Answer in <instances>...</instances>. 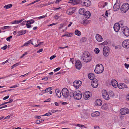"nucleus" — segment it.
Instances as JSON below:
<instances>
[{
	"label": "nucleus",
	"mask_w": 129,
	"mask_h": 129,
	"mask_svg": "<svg viewBox=\"0 0 129 129\" xmlns=\"http://www.w3.org/2000/svg\"><path fill=\"white\" fill-rule=\"evenodd\" d=\"M82 58L84 61L86 63L90 61L92 57L90 54L87 51H85L83 54Z\"/></svg>",
	"instance_id": "nucleus-1"
},
{
	"label": "nucleus",
	"mask_w": 129,
	"mask_h": 129,
	"mask_svg": "<svg viewBox=\"0 0 129 129\" xmlns=\"http://www.w3.org/2000/svg\"><path fill=\"white\" fill-rule=\"evenodd\" d=\"M61 92L62 95L64 98L70 100L72 97V92L69 93L68 90L67 88H63Z\"/></svg>",
	"instance_id": "nucleus-2"
},
{
	"label": "nucleus",
	"mask_w": 129,
	"mask_h": 129,
	"mask_svg": "<svg viewBox=\"0 0 129 129\" xmlns=\"http://www.w3.org/2000/svg\"><path fill=\"white\" fill-rule=\"evenodd\" d=\"M72 97L76 100H79L81 99L82 97L81 92L79 91H74V92H72Z\"/></svg>",
	"instance_id": "nucleus-3"
},
{
	"label": "nucleus",
	"mask_w": 129,
	"mask_h": 129,
	"mask_svg": "<svg viewBox=\"0 0 129 129\" xmlns=\"http://www.w3.org/2000/svg\"><path fill=\"white\" fill-rule=\"evenodd\" d=\"M104 70V68L103 65L101 64H98L96 66L94 72L95 73L98 74L102 73Z\"/></svg>",
	"instance_id": "nucleus-4"
},
{
	"label": "nucleus",
	"mask_w": 129,
	"mask_h": 129,
	"mask_svg": "<svg viewBox=\"0 0 129 129\" xmlns=\"http://www.w3.org/2000/svg\"><path fill=\"white\" fill-rule=\"evenodd\" d=\"M129 9V4L127 3L123 4L121 6L120 10L123 13H126Z\"/></svg>",
	"instance_id": "nucleus-5"
},
{
	"label": "nucleus",
	"mask_w": 129,
	"mask_h": 129,
	"mask_svg": "<svg viewBox=\"0 0 129 129\" xmlns=\"http://www.w3.org/2000/svg\"><path fill=\"white\" fill-rule=\"evenodd\" d=\"M82 6L89 7L91 5V2L89 0H80V4Z\"/></svg>",
	"instance_id": "nucleus-6"
},
{
	"label": "nucleus",
	"mask_w": 129,
	"mask_h": 129,
	"mask_svg": "<svg viewBox=\"0 0 129 129\" xmlns=\"http://www.w3.org/2000/svg\"><path fill=\"white\" fill-rule=\"evenodd\" d=\"M121 30L125 36L126 37L129 36V28L127 27H123Z\"/></svg>",
	"instance_id": "nucleus-7"
},
{
	"label": "nucleus",
	"mask_w": 129,
	"mask_h": 129,
	"mask_svg": "<svg viewBox=\"0 0 129 129\" xmlns=\"http://www.w3.org/2000/svg\"><path fill=\"white\" fill-rule=\"evenodd\" d=\"M82 82L80 80L75 81L73 83V86L75 88H78L82 84Z\"/></svg>",
	"instance_id": "nucleus-8"
},
{
	"label": "nucleus",
	"mask_w": 129,
	"mask_h": 129,
	"mask_svg": "<svg viewBox=\"0 0 129 129\" xmlns=\"http://www.w3.org/2000/svg\"><path fill=\"white\" fill-rule=\"evenodd\" d=\"M122 45L125 48H129V39L124 41L122 43Z\"/></svg>",
	"instance_id": "nucleus-9"
},
{
	"label": "nucleus",
	"mask_w": 129,
	"mask_h": 129,
	"mask_svg": "<svg viewBox=\"0 0 129 129\" xmlns=\"http://www.w3.org/2000/svg\"><path fill=\"white\" fill-rule=\"evenodd\" d=\"M120 112L122 115H125L129 113V109L126 108H122L120 109Z\"/></svg>",
	"instance_id": "nucleus-10"
},
{
	"label": "nucleus",
	"mask_w": 129,
	"mask_h": 129,
	"mask_svg": "<svg viewBox=\"0 0 129 129\" xmlns=\"http://www.w3.org/2000/svg\"><path fill=\"white\" fill-rule=\"evenodd\" d=\"M91 85L94 88H96L97 87L98 85V81L96 79H95L92 80L91 82Z\"/></svg>",
	"instance_id": "nucleus-11"
},
{
	"label": "nucleus",
	"mask_w": 129,
	"mask_h": 129,
	"mask_svg": "<svg viewBox=\"0 0 129 129\" xmlns=\"http://www.w3.org/2000/svg\"><path fill=\"white\" fill-rule=\"evenodd\" d=\"M75 65L76 69L80 70L82 67V64L80 61L79 60H77L76 61Z\"/></svg>",
	"instance_id": "nucleus-12"
},
{
	"label": "nucleus",
	"mask_w": 129,
	"mask_h": 129,
	"mask_svg": "<svg viewBox=\"0 0 129 129\" xmlns=\"http://www.w3.org/2000/svg\"><path fill=\"white\" fill-rule=\"evenodd\" d=\"M120 28V27L119 26V24L117 23L114 24L113 27L114 30L116 32H118Z\"/></svg>",
	"instance_id": "nucleus-13"
},
{
	"label": "nucleus",
	"mask_w": 129,
	"mask_h": 129,
	"mask_svg": "<svg viewBox=\"0 0 129 129\" xmlns=\"http://www.w3.org/2000/svg\"><path fill=\"white\" fill-rule=\"evenodd\" d=\"M111 82L112 86L116 88L118 87L119 84H118L117 81L115 79H112Z\"/></svg>",
	"instance_id": "nucleus-14"
},
{
	"label": "nucleus",
	"mask_w": 129,
	"mask_h": 129,
	"mask_svg": "<svg viewBox=\"0 0 129 129\" xmlns=\"http://www.w3.org/2000/svg\"><path fill=\"white\" fill-rule=\"evenodd\" d=\"M35 22V21L33 19H30L29 20H28L27 21V24H26V27H27L28 28H29L31 27H32L31 25V24H32L34 23Z\"/></svg>",
	"instance_id": "nucleus-15"
},
{
	"label": "nucleus",
	"mask_w": 129,
	"mask_h": 129,
	"mask_svg": "<svg viewBox=\"0 0 129 129\" xmlns=\"http://www.w3.org/2000/svg\"><path fill=\"white\" fill-rule=\"evenodd\" d=\"M91 15V13L89 11H85L83 15L84 18L85 19L86 18V19H87L90 17Z\"/></svg>",
	"instance_id": "nucleus-16"
},
{
	"label": "nucleus",
	"mask_w": 129,
	"mask_h": 129,
	"mask_svg": "<svg viewBox=\"0 0 129 129\" xmlns=\"http://www.w3.org/2000/svg\"><path fill=\"white\" fill-rule=\"evenodd\" d=\"M68 3L73 5L80 4V0H70L69 1Z\"/></svg>",
	"instance_id": "nucleus-17"
},
{
	"label": "nucleus",
	"mask_w": 129,
	"mask_h": 129,
	"mask_svg": "<svg viewBox=\"0 0 129 129\" xmlns=\"http://www.w3.org/2000/svg\"><path fill=\"white\" fill-rule=\"evenodd\" d=\"M90 93L89 91H87L84 94L83 96L84 99L87 100L88 98L90 96Z\"/></svg>",
	"instance_id": "nucleus-18"
},
{
	"label": "nucleus",
	"mask_w": 129,
	"mask_h": 129,
	"mask_svg": "<svg viewBox=\"0 0 129 129\" xmlns=\"http://www.w3.org/2000/svg\"><path fill=\"white\" fill-rule=\"evenodd\" d=\"M119 88L120 89L122 88H127V85L124 83H120L119 84L118 86Z\"/></svg>",
	"instance_id": "nucleus-19"
},
{
	"label": "nucleus",
	"mask_w": 129,
	"mask_h": 129,
	"mask_svg": "<svg viewBox=\"0 0 129 129\" xmlns=\"http://www.w3.org/2000/svg\"><path fill=\"white\" fill-rule=\"evenodd\" d=\"M120 5L118 3L115 4L113 6L114 10L115 11H118L120 8Z\"/></svg>",
	"instance_id": "nucleus-20"
},
{
	"label": "nucleus",
	"mask_w": 129,
	"mask_h": 129,
	"mask_svg": "<svg viewBox=\"0 0 129 129\" xmlns=\"http://www.w3.org/2000/svg\"><path fill=\"white\" fill-rule=\"evenodd\" d=\"M95 104L96 106H101L102 104V101L100 99H97L95 101Z\"/></svg>",
	"instance_id": "nucleus-21"
},
{
	"label": "nucleus",
	"mask_w": 129,
	"mask_h": 129,
	"mask_svg": "<svg viewBox=\"0 0 129 129\" xmlns=\"http://www.w3.org/2000/svg\"><path fill=\"white\" fill-rule=\"evenodd\" d=\"M96 40L99 42L102 41L103 39L102 36L98 34H96Z\"/></svg>",
	"instance_id": "nucleus-22"
},
{
	"label": "nucleus",
	"mask_w": 129,
	"mask_h": 129,
	"mask_svg": "<svg viewBox=\"0 0 129 129\" xmlns=\"http://www.w3.org/2000/svg\"><path fill=\"white\" fill-rule=\"evenodd\" d=\"M86 18L83 20L82 21L80 22V23L81 24H83L85 25H86L88 24L89 23H90V21L89 20H87Z\"/></svg>",
	"instance_id": "nucleus-23"
},
{
	"label": "nucleus",
	"mask_w": 129,
	"mask_h": 129,
	"mask_svg": "<svg viewBox=\"0 0 129 129\" xmlns=\"http://www.w3.org/2000/svg\"><path fill=\"white\" fill-rule=\"evenodd\" d=\"M88 78L91 80H93L95 79L94 78L95 76L94 74L92 73L89 74L88 75Z\"/></svg>",
	"instance_id": "nucleus-24"
},
{
	"label": "nucleus",
	"mask_w": 129,
	"mask_h": 129,
	"mask_svg": "<svg viewBox=\"0 0 129 129\" xmlns=\"http://www.w3.org/2000/svg\"><path fill=\"white\" fill-rule=\"evenodd\" d=\"M105 57L108 56L110 52V49L109 47L107 46H105Z\"/></svg>",
	"instance_id": "nucleus-25"
},
{
	"label": "nucleus",
	"mask_w": 129,
	"mask_h": 129,
	"mask_svg": "<svg viewBox=\"0 0 129 129\" xmlns=\"http://www.w3.org/2000/svg\"><path fill=\"white\" fill-rule=\"evenodd\" d=\"M55 92L56 95L59 98H60L61 96V94L60 91L58 89H56L55 90Z\"/></svg>",
	"instance_id": "nucleus-26"
},
{
	"label": "nucleus",
	"mask_w": 129,
	"mask_h": 129,
	"mask_svg": "<svg viewBox=\"0 0 129 129\" xmlns=\"http://www.w3.org/2000/svg\"><path fill=\"white\" fill-rule=\"evenodd\" d=\"M85 12V10L83 8H81L79 10V13L81 15H83Z\"/></svg>",
	"instance_id": "nucleus-27"
},
{
	"label": "nucleus",
	"mask_w": 129,
	"mask_h": 129,
	"mask_svg": "<svg viewBox=\"0 0 129 129\" xmlns=\"http://www.w3.org/2000/svg\"><path fill=\"white\" fill-rule=\"evenodd\" d=\"M26 31L25 30L19 31L18 32V35H17V36H18L24 34L26 33Z\"/></svg>",
	"instance_id": "nucleus-28"
},
{
	"label": "nucleus",
	"mask_w": 129,
	"mask_h": 129,
	"mask_svg": "<svg viewBox=\"0 0 129 129\" xmlns=\"http://www.w3.org/2000/svg\"><path fill=\"white\" fill-rule=\"evenodd\" d=\"M100 114V113L98 111H96L91 114V116L93 117H97Z\"/></svg>",
	"instance_id": "nucleus-29"
},
{
	"label": "nucleus",
	"mask_w": 129,
	"mask_h": 129,
	"mask_svg": "<svg viewBox=\"0 0 129 129\" xmlns=\"http://www.w3.org/2000/svg\"><path fill=\"white\" fill-rule=\"evenodd\" d=\"M99 7L101 8H103L105 6V3L104 2H102L99 3L98 4Z\"/></svg>",
	"instance_id": "nucleus-30"
},
{
	"label": "nucleus",
	"mask_w": 129,
	"mask_h": 129,
	"mask_svg": "<svg viewBox=\"0 0 129 129\" xmlns=\"http://www.w3.org/2000/svg\"><path fill=\"white\" fill-rule=\"evenodd\" d=\"M75 11V10L72 8H70L67 11L68 14L72 15Z\"/></svg>",
	"instance_id": "nucleus-31"
},
{
	"label": "nucleus",
	"mask_w": 129,
	"mask_h": 129,
	"mask_svg": "<svg viewBox=\"0 0 129 129\" xmlns=\"http://www.w3.org/2000/svg\"><path fill=\"white\" fill-rule=\"evenodd\" d=\"M32 40H30L29 41H27L26 43H25V44H24L22 46L23 47L25 46H28L29 45L30 43H31V44L32 45H34V44H33V42H32Z\"/></svg>",
	"instance_id": "nucleus-32"
},
{
	"label": "nucleus",
	"mask_w": 129,
	"mask_h": 129,
	"mask_svg": "<svg viewBox=\"0 0 129 129\" xmlns=\"http://www.w3.org/2000/svg\"><path fill=\"white\" fill-rule=\"evenodd\" d=\"M75 34L78 36H79L81 35L80 31H79L78 30L76 29L75 30L74 32Z\"/></svg>",
	"instance_id": "nucleus-33"
},
{
	"label": "nucleus",
	"mask_w": 129,
	"mask_h": 129,
	"mask_svg": "<svg viewBox=\"0 0 129 129\" xmlns=\"http://www.w3.org/2000/svg\"><path fill=\"white\" fill-rule=\"evenodd\" d=\"M44 121V119L37 120L36 122V123L37 124H39L43 122Z\"/></svg>",
	"instance_id": "nucleus-34"
},
{
	"label": "nucleus",
	"mask_w": 129,
	"mask_h": 129,
	"mask_svg": "<svg viewBox=\"0 0 129 129\" xmlns=\"http://www.w3.org/2000/svg\"><path fill=\"white\" fill-rule=\"evenodd\" d=\"M12 6V5L11 4H8L6 5H5L4 6V8L5 9H9Z\"/></svg>",
	"instance_id": "nucleus-35"
},
{
	"label": "nucleus",
	"mask_w": 129,
	"mask_h": 129,
	"mask_svg": "<svg viewBox=\"0 0 129 129\" xmlns=\"http://www.w3.org/2000/svg\"><path fill=\"white\" fill-rule=\"evenodd\" d=\"M52 89V87H49L46 88L45 90V92H48Z\"/></svg>",
	"instance_id": "nucleus-36"
},
{
	"label": "nucleus",
	"mask_w": 129,
	"mask_h": 129,
	"mask_svg": "<svg viewBox=\"0 0 129 129\" xmlns=\"http://www.w3.org/2000/svg\"><path fill=\"white\" fill-rule=\"evenodd\" d=\"M9 101L8 102L3 103V104L5 105V104H7V103H9L12 102L13 101V99L11 98H10L9 99Z\"/></svg>",
	"instance_id": "nucleus-37"
},
{
	"label": "nucleus",
	"mask_w": 129,
	"mask_h": 129,
	"mask_svg": "<svg viewBox=\"0 0 129 129\" xmlns=\"http://www.w3.org/2000/svg\"><path fill=\"white\" fill-rule=\"evenodd\" d=\"M118 24H119V26L121 28L122 27H124L123 26V21L122 20L120 21L119 23H118Z\"/></svg>",
	"instance_id": "nucleus-38"
},
{
	"label": "nucleus",
	"mask_w": 129,
	"mask_h": 129,
	"mask_svg": "<svg viewBox=\"0 0 129 129\" xmlns=\"http://www.w3.org/2000/svg\"><path fill=\"white\" fill-rule=\"evenodd\" d=\"M124 82L128 84L129 83V79L127 77L124 78Z\"/></svg>",
	"instance_id": "nucleus-39"
},
{
	"label": "nucleus",
	"mask_w": 129,
	"mask_h": 129,
	"mask_svg": "<svg viewBox=\"0 0 129 129\" xmlns=\"http://www.w3.org/2000/svg\"><path fill=\"white\" fill-rule=\"evenodd\" d=\"M19 22V21L15 20L11 22V23L12 24H17L20 23Z\"/></svg>",
	"instance_id": "nucleus-40"
},
{
	"label": "nucleus",
	"mask_w": 129,
	"mask_h": 129,
	"mask_svg": "<svg viewBox=\"0 0 129 129\" xmlns=\"http://www.w3.org/2000/svg\"><path fill=\"white\" fill-rule=\"evenodd\" d=\"M20 62H18L16 63L11 67V69H13L14 67L20 65Z\"/></svg>",
	"instance_id": "nucleus-41"
},
{
	"label": "nucleus",
	"mask_w": 129,
	"mask_h": 129,
	"mask_svg": "<svg viewBox=\"0 0 129 129\" xmlns=\"http://www.w3.org/2000/svg\"><path fill=\"white\" fill-rule=\"evenodd\" d=\"M109 94L111 97H113L114 96V94L112 91H110L109 92Z\"/></svg>",
	"instance_id": "nucleus-42"
},
{
	"label": "nucleus",
	"mask_w": 129,
	"mask_h": 129,
	"mask_svg": "<svg viewBox=\"0 0 129 129\" xmlns=\"http://www.w3.org/2000/svg\"><path fill=\"white\" fill-rule=\"evenodd\" d=\"M106 91V90H105V92ZM109 99V96L107 92H105V100H108Z\"/></svg>",
	"instance_id": "nucleus-43"
},
{
	"label": "nucleus",
	"mask_w": 129,
	"mask_h": 129,
	"mask_svg": "<svg viewBox=\"0 0 129 129\" xmlns=\"http://www.w3.org/2000/svg\"><path fill=\"white\" fill-rule=\"evenodd\" d=\"M72 33H67L66 34H65V36H66L67 37H71L72 36Z\"/></svg>",
	"instance_id": "nucleus-44"
},
{
	"label": "nucleus",
	"mask_w": 129,
	"mask_h": 129,
	"mask_svg": "<svg viewBox=\"0 0 129 129\" xmlns=\"http://www.w3.org/2000/svg\"><path fill=\"white\" fill-rule=\"evenodd\" d=\"M111 9H109V10L108 11H106L105 12V16L107 17H108V15H109L110 14V13L109 12V10H110Z\"/></svg>",
	"instance_id": "nucleus-45"
},
{
	"label": "nucleus",
	"mask_w": 129,
	"mask_h": 129,
	"mask_svg": "<svg viewBox=\"0 0 129 129\" xmlns=\"http://www.w3.org/2000/svg\"><path fill=\"white\" fill-rule=\"evenodd\" d=\"M26 24H27V21H26L25 20L23 22H22L20 24V25H26Z\"/></svg>",
	"instance_id": "nucleus-46"
},
{
	"label": "nucleus",
	"mask_w": 129,
	"mask_h": 129,
	"mask_svg": "<svg viewBox=\"0 0 129 129\" xmlns=\"http://www.w3.org/2000/svg\"><path fill=\"white\" fill-rule=\"evenodd\" d=\"M100 50L99 48H96L94 50V52L96 54H98Z\"/></svg>",
	"instance_id": "nucleus-47"
},
{
	"label": "nucleus",
	"mask_w": 129,
	"mask_h": 129,
	"mask_svg": "<svg viewBox=\"0 0 129 129\" xmlns=\"http://www.w3.org/2000/svg\"><path fill=\"white\" fill-rule=\"evenodd\" d=\"M104 14H103V15H102L100 18V20L101 21L104 20L105 16L104 15Z\"/></svg>",
	"instance_id": "nucleus-48"
},
{
	"label": "nucleus",
	"mask_w": 129,
	"mask_h": 129,
	"mask_svg": "<svg viewBox=\"0 0 129 129\" xmlns=\"http://www.w3.org/2000/svg\"><path fill=\"white\" fill-rule=\"evenodd\" d=\"M51 115L52 113L51 112H48L44 115H42V116H48Z\"/></svg>",
	"instance_id": "nucleus-49"
},
{
	"label": "nucleus",
	"mask_w": 129,
	"mask_h": 129,
	"mask_svg": "<svg viewBox=\"0 0 129 129\" xmlns=\"http://www.w3.org/2000/svg\"><path fill=\"white\" fill-rule=\"evenodd\" d=\"M87 40V39L85 37L81 39V41L82 42H85Z\"/></svg>",
	"instance_id": "nucleus-50"
},
{
	"label": "nucleus",
	"mask_w": 129,
	"mask_h": 129,
	"mask_svg": "<svg viewBox=\"0 0 129 129\" xmlns=\"http://www.w3.org/2000/svg\"><path fill=\"white\" fill-rule=\"evenodd\" d=\"M102 94L103 97L104 98H105V95L104 94L105 93V89H103L102 90Z\"/></svg>",
	"instance_id": "nucleus-51"
},
{
	"label": "nucleus",
	"mask_w": 129,
	"mask_h": 129,
	"mask_svg": "<svg viewBox=\"0 0 129 129\" xmlns=\"http://www.w3.org/2000/svg\"><path fill=\"white\" fill-rule=\"evenodd\" d=\"M12 36H11L9 37H8L6 39L7 41H10V39L12 38Z\"/></svg>",
	"instance_id": "nucleus-52"
},
{
	"label": "nucleus",
	"mask_w": 129,
	"mask_h": 129,
	"mask_svg": "<svg viewBox=\"0 0 129 129\" xmlns=\"http://www.w3.org/2000/svg\"><path fill=\"white\" fill-rule=\"evenodd\" d=\"M108 41H105V45H107V44H108V45H110L111 44V41H108Z\"/></svg>",
	"instance_id": "nucleus-53"
},
{
	"label": "nucleus",
	"mask_w": 129,
	"mask_h": 129,
	"mask_svg": "<svg viewBox=\"0 0 129 129\" xmlns=\"http://www.w3.org/2000/svg\"><path fill=\"white\" fill-rule=\"evenodd\" d=\"M46 15H43L40 17H38V18L39 19H42V18H45L46 16Z\"/></svg>",
	"instance_id": "nucleus-54"
},
{
	"label": "nucleus",
	"mask_w": 129,
	"mask_h": 129,
	"mask_svg": "<svg viewBox=\"0 0 129 129\" xmlns=\"http://www.w3.org/2000/svg\"><path fill=\"white\" fill-rule=\"evenodd\" d=\"M10 27L9 26H5L2 28V29H3V30L5 29H8Z\"/></svg>",
	"instance_id": "nucleus-55"
},
{
	"label": "nucleus",
	"mask_w": 129,
	"mask_h": 129,
	"mask_svg": "<svg viewBox=\"0 0 129 129\" xmlns=\"http://www.w3.org/2000/svg\"><path fill=\"white\" fill-rule=\"evenodd\" d=\"M7 48V46L6 45L5 46H4L3 47H2L1 48V49H2L3 50H5Z\"/></svg>",
	"instance_id": "nucleus-56"
},
{
	"label": "nucleus",
	"mask_w": 129,
	"mask_h": 129,
	"mask_svg": "<svg viewBox=\"0 0 129 129\" xmlns=\"http://www.w3.org/2000/svg\"><path fill=\"white\" fill-rule=\"evenodd\" d=\"M61 69L60 67H58L57 68H56L54 70V72H56L58 71H59V70H60Z\"/></svg>",
	"instance_id": "nucleus-57"
},
{
	"label": "nucleus",
	"mask_w": 129,
	"mask_h": 129,
	"mask_svg": "<svg viewBox=\"0 0 129 129\" xmlns=\"http://www.w3.org/2000/svg\"><path fill=\"white\" fill-rule=\"evenodd\" d=\"M56 56L54 55H52L50 57V59L51 60H52Z\"/></svg>",
	"instance_id": "nucleus-58"
},
{
	"label": "nucleus",
	"mask_w": 129,
	"mask_h": 129,
	"mask_svg": "<svg viewBox=\"0 0 129 129\" xmlns=\"http://www.w3.org/2000/svg\"><path fill=\"white\" fill-rule=\"evenodd\" d=\"M48 79V78L47 77H45L42 78V80H44L47 81Z\"/></svg>",
	"instance_id": "nucleus-59"
},
{
	"label": "nucleus",
	"mask_w": 129,
	"mask_h": 129,
	"mask_svg": "<svg viewBox=\"0 0 129 129\" xmlns=\"http://www.w3.org/2000/svg\"><path fill=\"white\" fill-rule=\"evenodd\" d=\"M18 87V86L17 85H14L12 86L11 87H9V88H15L16 87Z\"/></svg>",
	"instance_id": "nucleus-60"
},
{
	"label": "nucleus",
	"mask_w": 129,
	"mask_h": 129,
	"mask_svg": "<svg viewBox=\"0 0 129 129\" xmlns=\"http://www.w3.org/2000/svg\"><path fill=\"white\" fill-rule=\"evenodd\" d=\"M9 97V96L7 95L5 97H4L3 98V100H6L8 99Z\"/></svg>",
	"instance_id": "nucleus-61"
},
{
	"label": "nucleus",
	"mask_w": 129,
	"mask_h": 129,
	"mask_svg": "<svg viewBox=\"0 0 129 129\" xmlns=\"http://www.w3.org/2000/svg\"><path fill=\"white\" fill-rule=\"evenodd\" d=\"M43 50V49H41L37 51V53H38L42 51Z\"/></svg>",
	"instance_id": "nucleus-62"
},
{
	"label": "nucleus",
	"mask_w": 129,
	"mask_h": 129,
	"mask_svg": "<svg viewBox=\"0 0 129 129\" xmlns=\"http://www.w3.org/2000/svg\"><path fill=\"white\" fill-rule=\"evenodd\" d=\"M70 61L72 63V64H73V58H70Z\"/></svg>",
	"instance_id": "nucleus-63"
},
{
	"label": "nucleus",
	"mask_w": 129,
	"mask_h": 129,
	"mask_svg": "<svg viewBox=\"0 0 129 129\" xmlns=\"http://www.w3.org/2000/svg\"><path fill=\"white\" fill-rule=\"evenodd\" d=\"M125 67L126 68L128 69L129 67V64H127L126 63H125L124 64Z\"/></svg>",
	"instance_id": "nucleus-64"
}]
</instances>
